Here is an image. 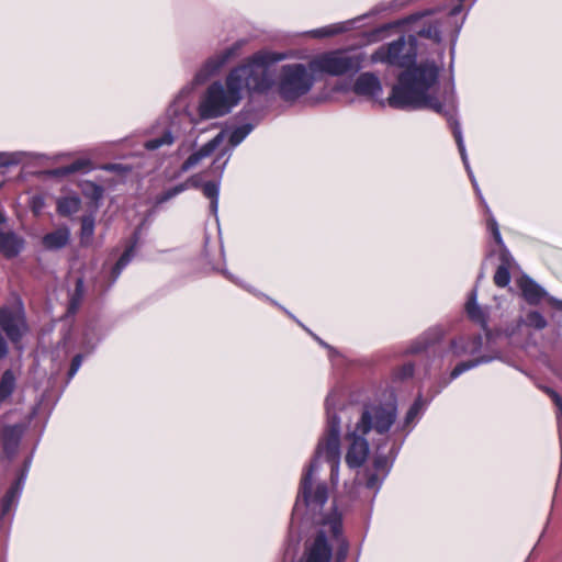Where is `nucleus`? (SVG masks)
<instances>
[{
  "label": "nucleus",
  "instance_id": "obj_1",
  "mask_svg": "<svg viewBox=\"0 0 562 562\" xmlns=\"http://www.w3.org/2000/svg\"><path fill=\"white\" fill-rule=\"evenodd\" d=\"M417 56V40L414 35L380 46L372 55V63H382L398 68H407L398 77L387 98L395 109L427 108L443 113L445 105L436 97L439 67L435 63L414 66Z\"/></svg>",
  "mask_w": 562,
  "mask_h": 562
},
{
  "label": "nucleus",
  "instance_id": "obj_2",
  "mask_svg": "<svg viewBox=\"0 0 562 562\" xmlns=\"http://www.w3.org/2000/svg\"><path fill=\"white\" fill-rule=\"evenodd\" d=\"M284 59L283 54L258 52L233 68L225 81H215L202 94L198 112L202 120L228 114L245 93H267L273 86L271 65Z\"/></svg>",
  "mask_w": 562,
  "mask_h": 562
},
{
  "label": "nucleus",
  "instance_id": "obj_3",
  "mask_svg": "<svg viewBox=\"0 0 562 562\" xmlns=\"http://www.w3.org/2000/svg\"><path fill=\"white\" fill-rule=\"evenodd\" d=\"M338 401L337 394L331 392L327 395L325 407L327 413V428L323 438H321L315 457L304 472L300 492L294 505V512L301 507H306L311 513L316 514L327 502V487L324 483L316 484L313 488L316 473L319 469V462L326 461L330 464V481L337 484L339 477L340 462V420L333 413V408Z\"/></svg>",
  "mask_w": 562,
  "mask_h": 562
},
{
  "label": "nucleus",
  "instance_id": "obj_4",
  "mask_svg": "<svg viewBox=\"0 0 562 562\" xmlns=\"http://www.w3.org/2000/svg\"><path fill=\"white\" fill-rule=\"evenodd\" d=\"M277 63L274 61L271 65L273 86L268 91L274 88L283 101L295 102L312 90L316 77L311 69V61L308 64H284L276 72L274 66Z\"/></svg>",
  "mask_w": 562,
  "mask_h": 562
},
{
  "label": "nucleus",
  "instance_id": "obj_5",
  "mask_svg": "<svg viewBox=\"0 0 562 562\" xmlns=\"http://www.w3.org/2000/svg\"><path fill=\"white\" fill-rule=\"evenodd\" d=\"M364 56L361 53L333 50L311 59V69L315 77L319 75L342 76L360 70Z\"/></svg>",
  "mask_w": 562,
  "mask_h": 562
},
{
  "label": "nucleus",
  "instance_id": "obj_6",
  "mask_svg": "<svg viewBox=\"0 0 562 562\" xmlns=\"http://www.w3.org/2000/svg\"><path fill=\"white\" fill-rule=\"evenodd\" d=\"M321 529L306 549L305 555L301 562H329L331 558V546L329 540H338L341 533V515L334 509L329 515L325 516L321 521Z\"/></svg>",
  "mask_w": 562,
  "mask_h": 562
},
{
  "label": "nucleus",
  "instance_id": "obj_7",
  "mask_svg": "<svg viewBox=\"0 0 562 562\" xmlns=\"http://www.w3.org/2000/svg\"><path fill=\"white\" fill-rule=\"evenodd\" d=\"M396 416V405L392 402L366 405L355 425L356 434L367 435L370 431H375L379 435H384L395 423Z\"/></svg>",
  "mask_w": 562,
  "mask_h": 562
},
{
  "label": "nucleus",
  "instance_id": "obj_8",
  "mask_svg": "<svg viewBox=\"0 0 562 562\" xmlns=\"http://www.w3.org/2000/svg\"><path fill=\"white\" fill-rule=\"evenodd\" d=\"M461 5H456L451 9L449 14L443 18H438L434 13H423L413 15L407 20V23H413L415 32L422 36L432 40L436 43L441 41V33L447 30L450 20L461 12Z\"/></svg>",
  "mask_w": 562,
  "mask_h": 562
},
{
  "label": "nucleus",
  "instance_id": "obj_9",
  "mask_svg": "<svg viewBox=\"0 0 562 562\" xmlns=\"http://www.w3.org/2000/svg\"><path fill=\"white\" fill-rule=\"evenodd\" d=\"M364 436V434H356L355 428L347 435L350 445L346 453V463L351 469L363 465L369 457V443Z\"/></svg>",
  "mask_w": 562,
  "mask_h": 562
},
{
  "label": "nucleus",
  "instance_id": "obj_10",
  "mask_svg": "<svg viewBox=\"0 0 562 562\" xmlns=\"http://www.w3.org/2000/svg\"><path fill=\"white\" fill-rule=\"evenodd\" d=\"M0 326L12 342H18L26 330L23 313L8 307L0 310Z\"/></svg>",
  "mask_w": 562,
  "mask_h": 562
},
{
  "label": "nucleus",
  "instance_id": "obj_11",
  "mask_svg": "<svg viewBox=\"0 0 562 562\" xmlns=\"http://www.w3.org/2000/svg\"><path fill=\"white\" fill-rule=\"evenodd\" d=\"M246 44V41L240 40L232 44L229 47L225 48L220 54L215 55L214 57L210 58L205 64L201 72L198 75L199 77L202 76H210L214 72H216L224 64H226L232 58H235L240 55L241 49L244 45Z\"/></svg>",
  "mask_w": 562,
  "mask_h": 562
},
{
  "label": "nucleus",
  "instance_id": "obj_12",
  "mask_svg": "<svg viewBox=\"0 0 562 562\" xmlns=\"http://www.w3.org/2000/svg\"><path fill=\"white\" fill-rule=\"evenodd\" d=\"M226 132H220L213 139L204 144L200 149L191 154L181 166L186 172L198 166L203 159L210 157L225 140Z\"/></svg>",
  "mask_w": 562,
  "mask_h": 562
},
{
  "label": "nucleus",
  "instance_id": "obj_13",
  "mask_svg": "<svg viewBox=\"0 0 562 562\" xmlns=\"http://www.w3.org/2000/svg\"><path fill=\"white\" fill-rule=\"evenodd\" d=\"M353 92L370 99H378L382 93V86L379 78L371 74H361L355 81Z\"/></svg>",
  "mask_w": 562,
  "mask_h": 562
},
{
  "label": "nucleus",
  "instance_id": "obj_14",
  "mask_svg": "<svg viewBox=\"0 0 562 562\" xmlns=\"http://www.w3.org/2000/svg\"><path fill=\"white\" fill-rule=\"evenodd\" d=\"M389 470L390 465L386 457H374L373 469L367 470V487L371 490H378L381 486L383 480L386 477Z\"/></svg>",
  "mask_w": 562,
  "mask_h": 562
},
{
  "label": "nucleus",
  "instance_id": "obj_15",
  "mask_svg": "<svg viewBox=\"0 0 562 562\" xmlns=\"http://www.w3.org/2000/svg\"><path fill=\"white\" fill-rule=\"evenodd\" d=\"M482 347V337L475 335L472 337H460L452 341L451 348L456 356L474 355Z\"/></svg>",
  "mask_w": 562,
  "mask_h": 562
},
{
  "label": "nucleus",
  "instance_id": "obj_16",
  "mask_svg": "<svg viewBox=\"0 0 562 562\" xmlns=\"http://www.w3.org/2000/svg\"><path fill=\"white\" fill-rule=\"evenodd\" d=\"M22 434L23 427L21 425L0 427V438L3 445V449L7 453L14 452L22 437Z\"/></svg>",
  "mask_w": 562,
  "mask_h": 562
},
{
  "label": "nucleus",
  "instance_id": "obj_17",
  "mask_svg": "<svg viewBox=\"0 0 562 562\" xmlns=\"http://www.w3.org/2000/svg\"><path fill=\"white\" fill-rule=\"evenodd\" d=\"M24 247V240L14 233L0 234V251L8 258L15 257Z\"/></svg>",
  "mask_w": 562,
  "mask_h": 562
},
{
  "label": "nucleus",
  "instance_id": "obj_18",
  "mask_svg": "<svg viewBox=\"0 0 562 562\" xmlns=\"http://www.w3.org/2000/svg\"><path fill=\"white\" fill-rule=\"evenodd\" d=\"M518 285L522 296L530 304H537L546 296L544 290L528 277H521Z\"/></svg>",
  "mask_w": 562,
  "mask_h": 562
},
{
  "label": "nucleus",
  "instance_id": "obj_19",
  "mask_svg": "<svg viewBox=\"0 0 562 562\" xmlns=\"http://www.w3.org/2000/svg\"><path fill=\"white\" fill-rule=\"evenodd\" d=\"M70 239V232L67 227H59L43 237V245L46 249L56 250L65 247Z\"/></svg>",
  "mask_w": 562,
  "mask_h": 562
},
{
  "label": "nucleus",
  "instance_id": "obj_20",
  "mask_svg": "<svg viewBox=\"0 0 562 562\" xmlns=\"http://www.w3.org/2000/svg\"><path fill=\"white\" fill-rule=\"evenodd\" d=\"M450 124H451V127H452V131H453V136L456 138V142H457V145H458V148H459L462 161H463V164H464V166H465V168L468 170V173H469V176H470V178L472 180V183H473L475 190L479 192L476 181L473 178L472 171H471L470 166H469L468 155H467V150H465V146H464V142H463V137H462V132H461L460 125H459V123L457 121L452 120V117L450 119Z\"/></svg>",
  "mask_w": 562,
  "mask_h": 562
},
{
  "label": "nucleus",
  "instance_id": "obj_21",
  "mask_svg": "<svg viewBox=\"0 0 562 562\" xmlns=\"http://www.w3.org/2000/svg\"><path fill=\"white\" fill-rule=\"evenodd\" d=\"M20 479L4 495L1 503V516L5 517L9 515L11 509L16 505L19 495L21 492V481Z\"/></svg>",
  "mask_w": 562,
  "mask_h": 562
},
{
  "label": "nucleus",
  "instance_id": "obj_22",
  "mask_svg": "<svg viewBox=\"0 0 562 562\" xmlns=\"http://www.w3.org/2000/svg\"><path fill=\"white\" fill-rule=\"evenodd\" d=\"M81 201L77 195H67L58 200L57 210L61 215H70L77 213L80 209Z\"/></svg>",
  "mask_w": 562,
  "mask_h": 562
},
{
  "label": "nucleus",
  "instance_id": "obj_23",
  "mask_svg": "<svg viewBox=\"0 0 562 562\" xmlns=\"http://www.w3.org/2000/svg\"><path fill=\"white\" fill-rule=\"evenodd\" d=\"M251 130L252 126L250 124H245L234 130H223L222 132H226L225 139L228 138L231 146L236 147L247 137Z\"/></svg>",
  "mask_w": 562,
  "mask_h": 562
},
{
  "label": "nucleus",
  "instance_id": "obj_24",
  "mask_svg": "<svg viewBox=\"0 0 562 562\" xmlns=\"http://www.w3.org/2000/svg\"><path fill=\"white\" fill-rule=\"evenodd\" d=\"M203 194L211 200V211L216 216L218 210L220 183L214 181L205 182L202 186Z\"/></svg>",
  "mask_w": 562,
  "mask_h": 562
},
{
  "label": "nucleus",
  "instance_id": "obj_25",
  "mask_svg": "<svg viewBox=\"0 0 562 562\" xmlns=\"http://www.w3.org/2000/svg\"><path fill=\"white\" fill-rule=\"evenodd\" d=\"M15 389V376L12 371L7 370L0 381V403L11 396Z\"/></svg>",
  "mask_w": 562,
  "mask_h": 562
},
{
  "label": "nucleus",
  "instance_id": "obj_26",
  "mask_svg": "<svg viewBox=\"0 0 562 562\" xmlns=\"http://www.w3.org/2000/svg\"><path fill=\"white\" fill-rule=\"evenodd\" d=\"M492 359L493 358H491V357H480L475 360L463 361L454 367V369L451 371L450 379L453 380V379L458 378L459 375H461L463 372H465L472 368H475L481 363H487V362L492 361Z\"/></svg>",
  "mask_w": 562,
  "mask_h": 562
},
{
  "label": "nucleus",
  "instance_id": "obj_27",
  "mask_svg": "<svg viewBox=\"0 0 562 562\" xmlns=\"http://www.w3.org/2000/svg\"><path fill=\"white\" fill-rule=\"evenodd\" d=\"M90 169V161L88 159H78L67 167L57 168L52 173L54 176H66L77 171H85Z\"/></svg>",
  "mask_w": 562,
  "mask_h": 562
},
{
  "label": "nucleus",
  "instance_id": "obj_28",
  "mask_svg": "<svg viewBox=\"0 0 562 562\" xmlns=\"http://www.w3.org/2000/svg\"><path fill=\"white\" fill-rule=\"evenodd\" d=\"M347 30H348L347 23H336V24H330V25L314 30L312 32V34L315 37H330V36L340 34Z\"/></svg>",
  "mask_w": 562,
  "mask_h": 562
},
{
  "label": "nucleus",
  "instance_id": "obj_29",
  "mask_svg": "<svg viewBox=\"0 0 562 562\" xmlns=\"http://www.w3.org/2000/svg\"><path fill=\"white\" fill-rule=\"evenodd\" d=\"M81 191L85 196L91 199L95 203H98L103 196V188L91 181L82 182Z\"/></svg>",
  "mask_w": 562,
  "mask_h": 562
},
{
  "label": "nucleus",
  "instance_id": "obj_30",
  "mask_svg": "<svg viewBox=\"0 0 562 562\" xmlns=\"http://www.w3.org/2000/svg\"><path fill=\"white\" fill-rule=\"evenodd\" d=\"M175 138L170 131H165L164 134L159 137L149 139L145 143V148L148 150H155L162 146H170L173 143Z\"/></svg>",
  "mask_w": 562,
  "mask_h": 562
},
{
  "label": "nucleus",
  "instance_id": "obj_31",
  "mask_svg": "<svg viewBox=\"0 0 562 562\" xmlns=\"http://www.w3.org/2000/svg\"><path fill=\"white\" fill-rule=\"evenodd\" d=\"M441 336V331L439 329H434L429 333H426L424 337L416 341L414 346H412V352H419L424 350L429 344L436 341Z\"/></svg>",
  "mask_w": 562,
  "mask_h": 562
},
{
  "label": "nucleus",
  "instance_id": "obj_32",
  "mask_svg": "<svg viewBox=\"0 0 562 562\" xmlns=\"http://www.w3.org/2000/svg\"><path fill=\"white\" fill-rule=\"evenodd\" d=\"M467 312L470 318L481 322L483 321V313L480 306L476 304V291L471 293V296L467 303Z\"/></svg>",
  "mask_w": 562,
  "mask_h": 562
},
{
  "label": "nucleus",
  "instance_id": "obj_33",
  "mask_svg": "<svg viewBox=\"0 0 562 562\" xmlns=\"http://www.w3.org/2000/svg\"><path fill=\"white\" fill-rule=\"evenodd\" d=\"M186 190H188V183H179L166 191H164L160 195L157 196V203L161 204V203H165L167 201H169L170 199L177 196L178 194L184 192Z\"/></svg>",
  "mask_w": 562,
  "mask_h": 562
},
{
  "label": "nucleus",
  "instance_id": "obj_34",
  "mask_svg": "<svg viewBox=\"0 0 562 562\" xmlns=\"http://www.w3.org/2000/svg\"><path fill=\"white\" fill-rule=\"evenodd\" d=\"M186 190H188V183H179L166 191H164L160 195L157 196V203L161 204V203H165L167 201H169L170 199L177 196L178 194L184 192Z\"/></svg>",
  "mask_w": 562,
  "mask_h": 562
},
{
  "label": "nucleus",
  "instance_id": "obj_35",
  "mask_svg": "<svg viewBox=\"0 0 562 562\" xmlns=\"http://www.w3.org/2000/svg\"><path fill=\"white\" fill-rule=\"evenodd\" d=\"M134 256V246H131L128 249L124 251V254L121 256L119 261L116 262L115 267L113 268V276L114 280H116L122 272V270L128 265L131 259Z\"/></svg>",
  "mask_w": 562,
  "mask_h": 562
},
{
  "label": "nucleus",
  "instance_id": "obj_36",
  "mask_svg": "<svg viewBox=\"0 0 562 562\" xmlns=\"http://www.w3.org/2000/svg\"><path fill=\"white\" fill-rule=\"evenodd\" d=\"M510 274L508 268L504 265L499 266L494 274V282L497 286L504 288L508 285Z\"/></svg>",
  "mask_w": 562,
  "mask_h": 562
},
{
  "label": "nucleus",
  "instance_id": "obj_37",
  "mask_svg": "<svg viewBox=\"0 0 562 562\" xmlns=\"http://www.w3.org/2000/svg\"><path fill=\"white\" fill-rule=\"evenodd\" d=\"M526 324L537 329H543L547 326V321L539 312H530L527 315Z\"/></svg>",
  "mask_w": 562,
  "mask_h": 562
},
{
  "label": "nucleus",
  "instance_id": "obj_38",
  "mask_svg": "<svg viewBox=\"0 0 562 562\" xmlns=\"http://www.w3.org/2000/svg\"><path fill=\"white\" fill-rule=\"evenodd\" d=\"M94 232V220L92 216H85L81 221L82 239H90Z\"/></svg>",
  "mask_w": 562,
  "mask_h": 562
},
{
  "label": "nucleus",
  "instance_id": "obj_39",
  "mask_svg": "<svg viewBox=\"0 0 562 562\" xmlns=\"http://www.w3.org/2000/svg\"><path fill=\"white\" fill-rule=\"evenodd\" d=\"M82 295H83V281H82V279H78L76 282V293H75L74 297L71 299L70 306H69L70 312H75L78 308Z\"/></svg>",
  "mask_w": 562,
  "mask_h": 562
},
{
  "label": "nucleus",
  "instance_id": "obj_40",
  "mask_svg": "<svg viewBox=\"0 0 562 562\" xmlns=\"http://www.w3.org/2000/svg\"><path fill=\"white\" fill-rule=\"evenodd\" d=\"M22 153L15 154H0V166H9L21 161Z\"/></svg>",
  "mask_w": 562,
  "mask_h": 562
},
{
  "label": "nucleus",
  "instance_id": "obj_41",
  "mask_svg": "<svg viewBox=\"0 0 562 562\" xmlns=\"http://www.w3.org/2000/svg\"><path fill=\"white\" fill-rule=\"evenodd\" d=\"M487 226H488V229L491 231L495 241L499 246H503V239H502V236H501V232H499L497 222H496V220L493 216H490V218L487 220Z\"/></svg>",
  "mask_w": 562,
  "mask_h": 562
},
{
  "label": "nucleus",
  "instance_id": "obj_42",
  "mask_svg": "<svg viewBox=\"0 0 562 562\" xmlns=\"http://www.w3.org/2000/svg\"><path fill=\"white\" fill-rule=\"evenodd\" d=\"M420 407H422V402H420V400H417V401L413 404V406L409 408V411L407 412V414H406V417H405V422H406V424H409V423H412V422L415 419V417H416V416L418 415V413H419Z\"/></svg>",
  "mask_w": 562,
  "mask_h": 562
},
{
  "label": "nucleus",
  "instance_id": "obj_43",
  "mask_svg": "<svg viewBox=\"0 0 562 562\" xmlns=\"http://www.w3.org/2000/svg\"><path fill=\"white\" fill-rule=\"evenodd\" d=\"M413 373H414L413 364L406 363L397 370L396 375L398 379H407V378H411L413 375Z\"/></svg>",
  "mask_w": 562,
  "mask_h": 562
},
{
  "label": "nucleus",
  "instance_id": "obj_44",
  "mask_svg": "<svg viewBox=\"0 0 562 562\" xmlns=\"http://www.w3.org/2000/svg\"><path fill=\"white\" fill-rule=\"evenodd\" d=\"M546 391L551 396V398L553 400L554 404L559 408L558 419L560 420L562 418V397L557 392H554L553 390L547 389Z\"/></svg>",
  "mask_w": 562,
  "mask_h": 562
},
{
  "label": "nucleus",
  "instance_id": "obj_45",
  "mask_svg": "<svg viewBox=\"0 0 562 562\" xmlns=\"http://www.w3.org/2000/svg\"><path fill=\"white\" fill-rule=\"evenodd\" d=\"M81 362H82V356L81 355H77L72 361H71V366H70V369H69V376L72 378L77 371L79 370L80 366H81Z\"/></svg>",
  "mask_w": 562,
  "mask_h": 562
},
{
  "label": "nucleus",
  "instance_id": "obj_46",
  "mask_svg": "<svg viewBox=\"0 0 562 562\" xmlns=\"http://www.w3.org/2000/svg\"><path fill=\"white\" fill-rule=\"evenodd\" d=\"M184 183H188V189L199 188L201 186V177L199 175H194L184 181Z\"/></svg>",
  "mask_w": 562,
  "mask_h": 562
},
{
  "label": "nucleus",
  "instance_id": "obj_47",
  "mask_svg": "<svg viewBox=\"0 0 562 562\" xmlns=\"http://www.w3.org/2000/svg\"><path fill=\"white\" fill-rule=\"evenodd\" d=\"M549 302L557 308L562 310V301L554 297H550Z\"/></svg>",
  "mask_w": 562,
  "mask_h": 562
},
{
  "label": "nucleus",
  "instance_id": "obj_48",
  "mask_svg": "<svg viewBox=\"0 0 562 562\" xmlns=\"http://www.w3.org/2000/svg\"><path fill=\"white\" fill-rule=\"evenodd\" d=\"M346 552H347V549L346 547L344 549H341L338 553V560H344L345 557H346Z\"/></svg>",
  "mask_w": 562,
  "mask_h": 562
},
{
  "label": "nucleus",
  "instance_id": "obj_49",
  "mask_svg": "<svg viewBox=\"0 0 562 562\" xmlns=\"http://www.w3.org/2000/svg\"><path fill=\"white\" fill-rule=\"evenodd\" d=\"M227 160H228V158H226V159L223 161V164H222V166H221V171H223V169H224L225 165L227 164Z\"/></svg>",
  "mask_w": 562,
  "mask_h": 562
},
{
  "label": "nucleus",
  "instance_id": "obj_50",
  "mask_svg": "<svg viewBox=\"0 0 562 562\" xmlns=\"http://www.w3.org/2000/svg\"><path fill=\"white\" fill-rule=\"evenodd\" d=\"M4 221V215L2 214V212H0V223H2Z\"/></svg>",
  "mask_w": 562,
  "mask_h": 562
},
{
  "label": "nucleus",
  "instance_id": "obj_51",
  "mask_svg": "<svg viewBox=\"0 0 562 562\" xmlns=\"http://www.w3.org/2000/svg\"><path fill=\"white\" fill-rule=\"evenodd\" d=\"M227 154L229 155L228 150H224V151L222 153V156L227 155Z\"/></svg>",
  "mask_w": 562,
  "mask_h": 562
}]
</instances>
